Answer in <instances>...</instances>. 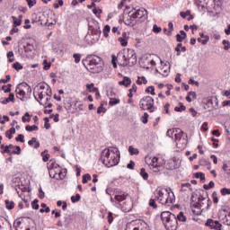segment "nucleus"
I'll use <instances>...</instances> for the list:
<instances>
[{"instance_id": "nucleus-37", "label": "nucleus", "mask_w": 230, "mask_h": 230, "mask_svg": "<svg viewBox=\"0 0 230 230\" xmlns=\"http://www.w3.org/2000/svg\"><path fill=\"white\" fill-rule=\"evenodd\" d=\"M110 31H111V26L110 25H105L104 26V29H103V35H104V37H109V33H110Z\"/></svg>"}, {"instance_id": "nucleus-21", "label": "nucleus", "mask_w": 230, "mask_h": 230, "mask_svg": "<svg viewBox=\"0 0 230 230\" xmlns=\"http://www.w3.org/2000/svg\"><path fill=\"white\" fill-rule=\"evenodd\" d=\"M119 42H120L123 48L128 46V41L127 40V32L122 33V37L119 38Z\"/></svg>"}, {"instance_id": "nucleus-7", "label": "nucleus", "mask_w": 230, "mask_h": 230, "mask_svg": "<svg viewBox=\"0 0 230 230\" xmlns=\"http://www.w3.org/2000/svg\"><path fill=\"white\" fill-rule=\"evenodd\" d=\"M171 134H174L177 148H179V150H184L188 145V135L179 128H174L172 130L169 129L167 131V136H170Z\"/></svg>"}, {"instance_id": "nucleus-20", "label": "nucleus", "mask_w": 230, "mask_h": 230, "mask_svg": "<svg viewBox=\"0 0 230 230\" xmlns=\"http://www.w3.org/2000/svg\"><path fill=\"white\" fill-rule=\"evenodd\" d=\"M132 84V80L129 77L124 76L122 81L119 82V85H124V87H128Z\"/></svg>"}, {"instance_id": "nucleus-39", "label": "nucleus", "mask_w": 230, "mask_h": 230, "mask_svg": "<svg viewBox=\"0 0 230 230\" xmlns=\"http://www.w3.org/2000/svg\"><path fill=\"white\" fill-rule=\"evenodd\" d=\"M204 190H211V188H215V182L213 181H209L208 184L203 185Z\"/></svg>"}, {"instance_id": "nucleus-60", "label": "nucleus", "mask_w": 230, "mask_h": 230, "mask_svg": "<svg viewBox=\"0 0 230 230\" xmlns=\"http://www.w3.org/2000/svg\"><path fill=\"white\" fill-rule=\"evenodd\" d=\"M46 94L47 96H49V98H51L53 93L51 92V87H49V85L47 84V88H46Z\"/></svg>"}, {"instance_id": "nucleus-54", "label": "nucleus", "mask_w": 230, "mask_h": 230, "mask_svg": "<svg viewBox=\"0 0 230 230\" xmlns=\"http://www.w3.org/2000/svg\"><path fill=\"white\" fill-rule=\"evenodd\" d=\"M31 206L33 209H39V199H34L31 202Z\"/></svg>"}, {"instance_id": "nucleus-9", "label": "nucleus", "mask_w": 230, "mask_h": 230, "mask_svg": "<svg viewBox=\"0 0 230 230\" xmlns=\"http://www.w3.org/2000/svg\"><path fill=\"white\" fill-rule=\"evenodd\" d=\"M122 53L129 67H132V66H136V64H137V58L136 57V52H134V49H126L122 50Z\"/></svg>"}, {"instance_id": "nucleus-28", "label": "nucleus", "mask_w": 230, "mask_h": 230, "mask_svg": "<svg viewBox=\"0 0 230 230\" xmlns=\"http://www.w3.org/2000/svg\"><path fill=\"white\" fill-rule=\"evenodd\" d=\"M25 130H27V132H33L35 130H39V127H37L36 125H32V126L27 125L25 127Z\"/></svg>"}, {"instance_id": "nucleus-18", "label": "nucleus", "mask_w": 230, "mask_h": 230, "mask_svg": "<svg viewBox=\"0 0 230 230\" xmlns=\"http://www.w3.org/2000/svg\"><path fill=\"white\" fill-rule=\"evenodd\" d=\"M15 93H16V97L19 99V100H22L23 101L24 98H26V92L21 88H18L16 86V89H15Z\"/></svg>"}, {"instance_id": "nucleus-16", "label": "nucleus", "mask_w": 230, "mask_h": 230, "mask_svg": "<svg viewBox=\"0 0 230 230\" xmlns=\"http://www.w3.org/2000/svg\"><path fill=\"white\" fill-rule=\"evenodd\" d=\"M132 17L133 14L130 12L126 17H124V24H126V26H134V22L136 21V19Z\"/></svg>"}, {"instance_id": "nucleus-4", "label": "nucleus", "mask_w": 230, "mask_h": 230, "mask_svg": "<svg viewBox=\"0 0 230 230\" xmlns=\"http://www.w3.org/2000/svg\"><path fill=\"white\" fill-rule=\"evenodd\" d=\"M127 197H128V193L119 189H114L112 191V196L111 197V202H114L115 204H117V208H120V209L124 213H128V211L132 209V207L128 204H127L126 206L120 205L123 200H127Z\"/></svg>"}, {"instance_id": "nucleus-49", "label": "nucleus", "mask_w": 230, "mask_h": 230, "mask_svg": "<svg viewBox=\"0 0 230 230\" xmlns=\"http://www.w3.org/2000/svg\"><path fill=\"white\" fill-rule=\"evenodd\" d=\"M170 30L167 31L168 37H172V32L173 31V22H170L168 24Z\"/></svg>"}, {"instance_id": "nucleus-23", "label": "nucleus", "mask_w": 230, "mask_h": 230, "mask_svg": "<svg viewBox=\"0 0 230 230\" xmlns=\"http://www.w3.org/2000/svg\"><path fill=\"white\" fill-rule=\"evenodd\" d=\"M4 204L6 207V209L12 210L13 208H15V203L13 201H11L10 199H5Z\"/></svg>"}, {"instance_id": "nucleus-47", "label": "nucleus", "mask_w": 230, "mask_h": 230, "mask_svg": "<svg viewBox=\"0 0 230 230\" xmlns=\"http://www.w3.org/2000/svg\"><path fill=\"white\" fill-rule=\"evenodd\" d=\"M45 124L44 127L47 130H49V128H51V125L49 124V119L48 117H46L44 119Z\"/></svg>"}, {"instance_id": "nucleus-12", "label": "nucleus", "mask_w": 230, "mask_h": 230, "mask_svg": "<svg viewBox=\"0 0 230 230\" xmlns=\"http://www.w3.org/2000/svg\"><path fill=\"white\" fill-rule=\"evenodd\" d=\"M132 16V19H143L145 15H146L147 12L145 8H138V9H133L130 11Z\"/></svg>"}, {"instance_id": "nucleus-30", "label": "nucleus", "mask_w": 230, "mask_h": 230, "mask_svg": "<svg viewBox=\"0 0 230 230\" xmlns=\"http://www.w3.org/2000/svg\"><path fill=\"white\" fill-rule=\"evenodd\" d=\"M16 87H18V89H22V91H24L26 93L28 89V84L26 82H22L19 84Z\"/></svg>"}, {"instance_id": "nucleus-10", "label": "nucleus", "mask_w": 230, "mask_h": 230, "mask_svg": "<svg viewBox=\"0 0 230 230\" xmlns=\"http://www.w3.org/2000/svg\"><path fill=\"white\" fill-rule=\"evenodd\" d=\"M154 98L150 96H146L142 98L139 102L140 108L142 111H150V112H154Z\"/></svg>"}, {"instance_id": "nucleus-22", "label": "nucleus", "mask_w": 230, "mask_h": 230, "mask_svg": "<svg viewBox=\"0 0 230 230\" xmlns=\"http://www.w3.org/2000/svg\"><path fill=\"white\" fill-rule=\"evenodd\" d=\"M28 145L30 146H33V148H39L40 146V143L37 141L36 137H32L31 140H29Z\"/></svg>"}, {"instance_id": "nucleus-56", "label": "nucleus", "mask_w": 230, "mask_h": 230, "mask_svg": "<svg viewBox=\"0 0 230 230\" xmlns=\"http://www.w3.org/2000/svg\"><path fill=\"white\" fill-rule=\"evenodd\" d=\"M2 89H4V93H10L12 91V84H9L7 86L4 85Z\"/></svg>"}, {"instance_id": "nucleus-57", "label": "nucleus", "mask_w": 230, "mask_h": 230, "mask_svg": "<svg viewBox=\"0 0 230 230\" xmlns=\"http://www.w3.org/2000/svg\"><path fill=\"white\" fill-rule=\"evenodd\" d=\"M43 64H44L43 69L45 71H48L51 67V64L48 63V60L46 59L43 61Z\"/></svg>"}, {"instance_id": "nucleus-34", "label": "nucleus", "mask_w": 230, "mask_h": 230, "mask_svg": "<svg viewBox=\"0 0 230 230\" xmlns=\"http://www.w3.org/2000/svg\"><path fill=\"white\" fill-rule=\"evenodd\" d=\"M217 221H214L213 219H208L206 223V226H208V227H211V229H213L215 227V226H217Z\"/></svg>"}, {"instance_id": "nucleus-6", "label": "nucleus", "mask_w": 230, "mask_h": 230, "mask_svg": "<svg viewBox=\"0 0 230 230\" xmlns=\"http://www.w3.org/2000/svg\"><path fill=\"white\" fill-rule=\"evenodd\" d=\"M190 200L191 208H195V209H202V211H208L212 204L209 198L199 196L197 193H192Z\"/></svg>"}, {"instance_id": "nucleus-15", "label": "nucleus", "mask_w": 230, "mask_h": 230, "mask_svg": "<svg viewBox=\"0 0 230 230\" xmlns=\"http://www.w3.org/2000/svg\"><path fill=\"white\" fill-rule=\"evenodd\" d=\"M13 227L16 230H24L25 227H28V226H26V223L24 221H22L21 219H16L13 223Z\"/></svg>"}, {"instance_id": "nucleus-17", "label": "nucleus", "mask_w": 230, "mask_h": 230, "mask_svg": "<svg viewBox=\"0 0 230 230\" xmlns=\"http://www.w3.org/2000/svg\"><path fill=\"white\" fill-rule=\"evenodd\" d=\"M44 89H46V85L44 84H40L38 91L36 92L39 97V100H44Z\"/></svg>"}, {"instance_id": "nucleus-51", "label": "nucleus", "mask_w": 230, "mask_h": 230, "mask_svg": "<svg viewBox=\"0 0 230 230\" xmlns=\"http://www.w3.org/2000/svg\"><path fill=\"white\" fill-rule=\"evenodd\" d=\"M206 104L208 105V107H213V97H208L205 100Z\"/></svg>"}, {"instance_id": "nucleus-63", "label": "nucleus", "mask_w": 230, "mask_h": 230, "mask_svg": "<svg viewBox=\"0 0 230 230\" xmlns=\"http://www.w3.org/2000/svg\"><path fill=\"white\" fill-rule=\"evenodd\" d=\"M73 58H75V64H78L80 62L81 55L80 54H74Z\"/></svg>"}, {"instance_id": "nucleus-45", "label": "nucleus", "mask_w": 230, "mask_h": 230, "mask_svg": "<svg viewBox=\"0 0 230 230\" xmlns=\"http://www.w3.org/2000/svg\"><path fill=\"white\" fill-rule=\"evenodd\" d=\"M13 69H15V71H21V69H22V65H21V63L19 62H15L13 65Z\"/></svg>"}, {"instance_id": "nucleus-32", "label": "nucleus", "mask_w": 230, "mask_h": 230, "mask_svg": "<svg viewBox=\"0 0 230 230\" xmlns=\"http://www.w3.org/2000/svg\"><path fill=\"white\" fill-rule=\"evenodd\" d=\"M41 156L43 157L44 163H48L49 161V154H48V150H45L41 153Z\"/></svg>"}, {"instance_id": "nucleus-48", "label": "nucleus", "mask_w": 230, "mask_h": 230, "mask_svg": "<svg viewBox=\"0 0 230 230\" xmlns=\"http://www.w3.org/2000/svg\"><path fill=\"white\" fill-rule=\"evenodd\" d=\"M220 193L223 196L230 195V189L223 188V189L220 190Z\"/></svg>"}, {"instance_id": "nucleus-13", "label": "nucleus", "mask_w": 230, "mask_h": 230, "mask_svg": "<svg viewBox=\"0 0 230 230\" xmlns=\"http://www.w3.org/2000/svg\"><path fill=\"white\" fill-rule=\"evenodd\" d=\"M88 33L93 35L94 40H98L100 39V35H102V31L100 30V27H93L90 26L88 30Z\"/></svg>"}, {"instance_id": "nucleus-5", "label": "nucleus", "mask_w": 230, "mask_h": 230, "mask_svg": "<svg viewBox=\"0 0 230 230\" xmlns=\"http://www.w3.org/2000/svg\"><path fill=\"white\" fill-rule=\"evenodd\" d=\"M155 197L163 206L170 207L175 204V194H173V191H172V190H165L164 191L161 190H155Z\"/></svg>"}, {"instance_id": "nucleus-50", "label": "nucleus", "mask_w": 230, "mask_h": 230, "mask_svg": "<svg viewBox=\"0 0 230 230\" xmlns=\"http://www.w3.org/2000/svg\"><path fill=\"white\" fill-rule=\"evenodd\" d=\"M102 112H107V109L103 107V104H101L97 109V114H102Z\"/></svg>"}, {"instance_id": "nucleus-8", "label": "nucleus", "mask_w": 230, "mask_h": 230, "mask_svg": "<svg viewBox=\"0 0 230 230\" xmlns=\"http://www.w3.org/2000/svg\"><path fill=\"white\" fill-rule=\"evenodd\" d=\"M162 222L167 230H177V217L170 211L161 213Z\"/></svg>"}, {"instance_id": "nucleus-35", "label": "nucleus", "mask_w": 230, "mask_h": 230, "mask_svg": "<svg viewBox=\"0 0 230 230\" xmlns=\"http://www.w3.org/2000/svg\"><path fill=\"white\" fill-rule=\"evenodd\" d=\"M147 82H148V81L146 80V77H145V76L138 77L137 80V84L138 85H141L142 84H146Z\"/></svg>"}, {"instance_id": "nucleus-44", "label": "nucleus", "mask_w": 230, "mask_h": 230, "mask_svg": "<svg viewBox=\"0 0 230 230\" xmlns=\"http://www.w3.org/2000/svg\"><path fill=\"white\" fill-rule=\"evenodd\" d=\"M148 204H149L150 208H153V209L157 208V203H155V199H150Z\"/></svg>"}, {"instance_id": "nucleus-27", "label": "nucleus", "mask_w": 230, "mask_h": 230, "mask_svg": "<svg viewBox=\"0 0 230 230\" xmlns=\"http://www.w3.org/2000/svg\"><path fill=\"white\" fill-rule=\"evenodd\" d=\"M198 42H200V44L206 45L208 42H209V36H204V38H199Z\"/></svg>"}, {"instance_id": "nucleus-52", "label": "nucleus", "mask_w": 230, "mask_h": 230, "mask_svg": "<svg viewBox=\"0 0 230 230\" xmlns=\"http://www.w3.org/2000/svg\"><path fill=\"white\" fill-rule=\"evenodd\" d=\"M128 2H130V0H121L118 5L119 10H121V8H123V6H125V4H127Z\"/></svg>"}, {"instance_id": "nucleus-46", "label": "nucleus", "mask_w": 230, "mask_h": 230, "mask_svg": "<svg viewBox=\"0 0 230 230\" xmlns=\"http://www.w3.org/2000/svg\"><path fill=\"white\" fill-rule=\"evenodd\" d=\"M29 8H33L37 4V0H26Z\"/></svg>"}, {"instance_id": "nucleus-55", "label": "nucleus", "mask_w": 230, "mask_h": 230, "mask_svg": "<svg viewBox=\"0 0 230 230\" xmlns=\"http://www.w3.org/2000/svg\"><path fill=\"white\" fill-rule=\"evenodd\" d=\"M163 29H161V27L157 26V25H154L153 26V31L154 33H161Z\"/></svg>"}, {"instance_id": "nucleus-38", "label": "nucleus", "mask_w": 230, "mask_h": 230, "mask_svg": "<svg viewBox=\"0 0 230 230\" xmlns=\"http://www.w3.org/2000/svg\"><path fill=\"white\" fill-rule=\"evenodd\" d=\"M92 177L91 174L86 173L84 175H83V184H87L88 181H91Z\"/></svg>"}, {"instance_id": "nucleus-40", "label": "nucleus", "mask_w": 230, "mask_h": 230, "mask_svg": "<svg viewBox=\"0 0 230 230\" xmlns=\"http://www.w3.org/2000/svg\"><path fill=\"white\" fill-rule=\"evenodd\" d=\"M12 182H13V184H14L13 186H14L15 188H17V186H20V184H21V178H19V177H14V178L13 179Z\"/></svg>"}, {"instance_id": "nucleus-19", "label": "nucleus", "mask_w": 230, "mask_h": 230, "mask_svg": "<svg viewBox=\"0 0 230 230\" xmlns=\"http://www.w3.org/2000/svg\"><path fill=\"white\" fill-rule=\"evenodd\" d=\"M191 183H182L181 186V191L183 193H190L191 191Z\"/></svg>"}, {"instance_id": "nucleus-2", "label": "nucleus", "mask_w": 230, "mask_h": 230, "mask_svg": "<svg viewBox=\"0 0 230 230\" xmlns=\"http://www.w3.org/2000/svg\"><path fill=\"white\" fill-rule=\"evenodd\" d=\"M119 149L109 147L102 152L101 161L107 168H112L119 163Z\"/></svg>"}, {"instance_id": "nucleus-62", "label": "nucleus", "mask_w": 230, "mask_h": 230, "mask_svg": "<svg viewBox=\"0 0 230 230\" xmlns=\"http://www.w3.org/2000/svg\"><path fill=\"white\" fill-rule=\"evenodd\" d=\"M15 141H20V143H24V135L20 134L17 137H15Z\"/></svg>"}, {"instance_id": "nucleus-1", "label": "nucleus", "mask_w": 230, "mask_h": 230, "mask_svg": "<svg viewBox=\"0 0 230 230\" xmlns=\"http://www.w3.org/2000/svg\"><path fill=\"white\" fill-rule=\"evenodd\" d=\"M146 163L148 164L150 170L156 173L157 172H161V168H163V166H165L166 170H175V168H179V166L175 164V159L168 160L166 163L164 159L157 156L146 157Z\"/></svg>"}, {"instance_id": "nucleus-64", "label": "nucleus", "mask_w": 230, "mask_h": 230, "mask_svg": "<svg viewBox=\"0 0 230 230\" xmlns=\"http://www.w3.org/2000/svg\"><path fill=\"white\" fill-rule=\"evenodd\" d=\"M119 103V99H111L110 105H118Z\"/></svg>"}, {"instance_id": "nucleus-29", "label": "nucleus", "mask_w": 230, "mask_h": 230, "mask_svg": "<svg viewBox=\"0 0 230 230\" xmlns=\"http://www.w3.org/2000/svg\"><path fill=\"white\" fill-rule=\"evenodd\" d=\"M1 150H3V154H8V155H12V150L8 149V146L1 145Z\"/></svg>"}, {"instance_id": "nucleus-61", "label": "nucleus", "mask_w": 230, "mask_h": 230, "mask_svg": "<svg viewBox=\"0 0 230 230\" xmlns=\"http://www.w3.org/2000/svg\"><path fill=\"white\" fill-rule=\"evenodd\" d=\"M4 224H8V221H6L4 217H0V229H3Z\"/></svg>"}, {"instance_id": "nucleus-24", "label": "nucleus", "mask_w": 230, "mask_h": 230, "mask_svg": "<svg viewBox=\"0 0 230 230\" xmlns=\"http://www.w3.org/2000/svg\"><path fill=\"white\" fill-rule=\"evenodd\" d=\"M128 152H129L130 155H139V149L135 148L132 146H128Z\"/></svg>"}, {"instance_id": "nucleus-43", "label": "nucleus", "mask_w": 230, "mask_h": 230, "mask_svg": "<svg viewBox=\"0 0 230 230\" xmlns=\"http://www.w3.org/2000/svg\"><path fill=\"white\" fill-rule=\"evenodd\" d=\"M140 119L144 125H146V123H148V113H144Z\"/></svg>"}, {"instance_id": "nucleus-26", "label": "nucleus", "mask_w": 230, "mask_h": 230, "mask_svg": "<svg viewBox=\"0 0 230 230\" xmlns=\"http://www.w3.org/2000/svg\"><path fill=\"white\" fill-rule=\"evenodd\" d=\"M177 222H186V217H184V212H180L176 217Z\"/></svg>"}, {"instance_id": "nucleus-3", "label": "nucleus", "mask_w": 230, "mask_h": 230, "mask_svg": "<svg viewBox=\"0 0 230 230\" xmlns=\"http://www.w3.org/2000/svg\"><path fill=\"white\" fill-rule=\"evenodd\" d=\"M83 66L89 71L90 73L98 74L103 71L104 64L102 58L94 55H90L86 57L85 59L82 61Z\"/></svg>"}, {"instance_id": "nucleus-59", "label": "nucleus", "mask_w": 230, "mask_h": 230, "mask_svg": "<svg viewBox=\"0 0 230 230\" xmlns=\"http://www.w3.org/2000/svg\"><path fill=\"white\" fill-rule=\"evenodd\" d=\"M93 13H94V15H96V17H100V14L102 13V9L100 8H94L93 10Z\"/></svg>"}, {"instance_id": "nucleus-41", "label": "nucleus", "mask_w": 230, "mask_h": 230, "mask_svg": "<svg viewBox=\"0 0 230 230\" xmlns=\"http://www.w3.org/2000/svg\"><path fill=\"white\" fill-rule=\"evenodd\" d=\"M81 199H82V196H80V194H76L75 196L71 197V201L73 202V204H75L78 202Z\"/></svg>"}, {"instance_id": "nucleus-11", "label": "nucleus", "mask_w": 230, "mask_h": 230, "mask_svg": "<svg viewBox=\"0 0 230 230\" xmlns=\"http://www.w3.org/2000/svg\"><path fill=\"white\" fill-rule=\"evenodd\" d=\"M31 22H38L41 26H44V24H48V18L46 17V14L42 13H33Z\"/></svg>"}, {"instance_id": "nucleus-42", "label": "nucleus", "mask_w": 230, "mask_h": 230, "mask_svg": "<svg viewBox=\"0 0 230 230\" xmlns=\"http://www.w3.org/2000/svg\"><path fill=\"white\" fill-rule=\"evenodd\" d=\"M15 148L16 150H13V151L11 150L12 155H21V146H16Z\"/></svg>"}, {"instance_id": "nucleus-31", "label": "nucleus", "mask_w": 230, "mask_h": 230, "mask_svg": "<svg viewBox=\"0 0 230 230\" xmlns=\"http://www.w3.org/2000/svg\"><path fill=\"white\" fill-rule=\"evenodd\" d=\"M180 107H175L174 111L175 112H182V111H186V106H184V104L182 102L179 103Z\"/></svg>"}, {"instance_id": "nucleus-33", "label": "nucleus", "mask_w": 230, "mask_h": 230, "mask_svg": "<svg viewBox=\"0 0 230 230\" xmlns=\"http://www.w3.org/2000/svg\"><path fill=\"white\" fill-rule=\"evenodd\" d=\"M146 93H147L148 94H152V96H155V88H154V86H148L146 89Z\"/></svg>"}, {"instance_id": "nucleus-58", "label": "nucleus", "mask_w": 230, "mask_h": 230, "mask_svg": "<svg viewBox=\"0 0 230 230\" xmlns=\"http://www.w3.org/2000/svg\"><path fill=\"white\" fill-rule=\"evenodd\" d=\"M12 57H13V51H9L8 53H7V58H8V62H10V63H12V62H13V58H12Z\"/></svg>"}, {"instance_id": "nucleus-25", "label": "nucleus", "mask_w": 230, "mask_h": 230, "mask_svg": "<svg viewBox=\"0 0 230 230\" xmlns=\"http://www.w3.org/2000/svg\"><path fill=\"white\" fill-rule=\"evenodd\" d=\"M194 176L196 179H200L201 182H206V174L204 172H196Z\"/></svg>"}, {"instance_id": "nucleus-36", "label": "nucleus", "mask_w": 230, "mask_h": 230, "mask_svg": "<svg viewBox=\"0 0 230 230\" xmlns=\"http://www.w3.org/2000/svg\"><path fill=\"white\" fill-rule=\"evenodd\" d=\"M140 175H141V177H143L144 181H148V173L146 172L145 168H142L140 170Z\"/></svg>"}, {"instance_id": "nucleus-14", "label": "nucleus", "mask_w": 230, "mask_h": 230, "mask_svg": "<svg viewBox=\"0 0 230 230\" xmlns=\"http://www.w3.org/2000/svg\"><path fill=\"white\" fill-rule=\"evenodd\" d=\"M117 60L119 62V66H121L122 67H127V66H128V63L127 59L125 58V55L123 54V50H121L118 53Z\"/></svg>"}, {"instance_id": "nucleus-53", "label": "nucleus", "mask_w": 230, "mask_h": 230, "mask_svg": "<svg viewBox=\"0 0 230 230\" xmlns=\"http://www.w3.org/2000/svg\"><path fill=\"white\" fill-rule=\"evenodd\" d=\"M223 45H224V49H226V51H227V49H230V42L229 41L224 40Z\"/></svg>"}]
</instances>
